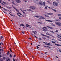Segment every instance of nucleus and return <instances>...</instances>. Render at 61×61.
I'll list each match as a JSON object with an SVG mask.
<instances>
[{
    "label": "nucleus",
    "instance_id": "obj_1",
    "mask_svg": "<svg viewBox=\"0 0 61 61\" xmlns=\"http://www.w3.org/2000/svg\"><path fill=\"white\" fill-rule=\"evenodd\" d=\"M39 4L41 5H44V6H45V5H46V3L45 1L43 2V3H42V2L40 1L39 2Z\"/></svg>",
    "mask_w": 61,
    "mask_h": 61
},
{
    "label": "nucleus",
    "instance_id": "obj_2",
    "mask_svg": "<svg viewBox=\"0 0 61 61\" xmlns=\"http://www.w3.org/2000/svg\"><path fill=\"white\" fill-rule=\"evenodd\" d=\"M53 4L54 6H57L58 5V3H56V2L55 1H54L53 2Z\"/></svg>",
    "mask_w": 61,
    "mask_h": 61
},
{
    "label": "nucleus",
    "instance_id": "obj_3",
    "mask_svg": "<svg viewBox=\"0 0 61 61\" xmlns=\"http://www.w3.org/2000/svg\"><path fill=\"white\" fill-rule=\"evenodd\" d=\"M56 25H57L59 26H61V23L60 22H55Z\"/></svg>",
    "mask_w": 61,
    "mask_h": 61
},
{
    "label": "nucleus",
    "instance_id": "obj_4",
    "mask_svg": "<svg viewBox=\"0 0 61 61\" xmlns=\"http://www.w3.org/2000/svg\"><path fill=\"white\" fill-rule=\"evenodd\" d=\"M29 8H31L32 9H33V10H35V9H36V7L34 6H30Z\"/></svg>",
    "mask_w": 61,
    "mask_h": 61
},
{
    "label": "nucleus",
    "instance_id": "obj_5",
    "mask_svg": "<svg viewBox=\"0 0 61 61\" xmlns=\"http://www.w3.org/2000/svg\"><path fill=\"white\" fill-rule=\"evenodd\" d=\"M41 36H46V37H47V38H49L50 37L49 36H46V35H44L42 34H41Z\"/></svg>",
    "mask_w": 61,
    "mask_h": 61
},
{
    "label": "nucleus",
    "instance_id": "obj_6",
    "mask_svg": "<svg viewBox=\"0 0 61 61\" xmlns=\"http://www.w3.org/2000/svg\"><path fill=\"white\" fill-rule=\"evenodd\" d=\"M39 18L40 19H42L43 20L44 19H46V18H45L41 16H39Z\"/></svg>",
    "mask_w": 61,
    "mask_h": 61
},
{
    "label": "nucleus",
    "instance_id": "obj_7",
    "mask_svg": "<svg viewBox=\"0 0 61 61\" xmlns=\"http://www.w3.org/2000/svg\"><path fill=\"white\" fill-rule=\"evenodd\" d=\"M47 15H54V14L53 13H47Z\"/></svg>",
    "mask_w": 61,
    "mask_h": 61
},
{
    "label": "nucleus",
    "instance_id": "obj_8",
    "mask_svg": "<svg viewBox=\"0 0 61 61\" xmlns=\"http://www.w3.org/2000/svg\"><path fill=\"white\" fill-rule=\"evenodd\" d=\"M44 44H45V45H46V46H52V45L50 44H49L46 43H45Z\"/></svg>",
    "mask_w": 61,
    "mask_h": 61
},
{
    "label": "nucleus",
    "instance_id": "obj_9",
    "mask_svg": "<svg viewBox=\"0 0 61 61\" xmlns=\"http://www.w3.org/2000/svg\"><path fill=\"white\" fill-rule=\"evenodd\" d=\"M16 1L17 2V3H20L21 2V1H20V0H16Z\"/></svg>",
    "mask_w": 61,
    "mask_h": 61
},
{
    "label": "nucleus",
    "instance_id": "obj_10",
    "mask_svg": "<svg viewBox=\"0 0 61 61\" xmlns=\"http://www.w3.org/2000/svg\"><path fill=\"white\" fill-rule=\"evenodd\" d=\"M55 45L57 46H61V45H59L57 44H55Z\"/></svg>",
    "mask_w": 61,
    "mask_h": 61
},
{
    "label": "nucleus",
    "instance_id": "obj_11",
    "mask_svg": "<svg viewBox=\"0 0 61 61\" xmlns=\"http://www.w3.org/2000/svg\"><path fill=\"white\" fill-rule=\"evenodd\" d=\"M47 27H48V28H49L50 29H53V27H50L49 26H47Z\"/></svg>",
    "mask_w": 61,
    "mask_h": 61
},
{
    "label": "nucleus",
    "instance_id": "obj_12",
    "mask_svg": "<svg viewBox=\"0 0 61 61\" xmlns=\"http://www.w3.org/2000/svg\"><path fill=\"white\" fill-rule=\"evenodd\" d=\"M12 4H13V5H16V4L14 2V0L12 1Z\"/></svg>",
    "mask_w": 61,
    "mask_h": 61
},
{
    "label": "nucleus",
    "instance_id": "obj_13",
    "mask_svg": "<svg viewBox=\"0 0 61 61\" xmlns=\"http://www.w3.org/2000/svg\"><path fill=\"white\" fill-rule=\"evenodd\" d=\"M46 21H47L48 22H52V21L51 20H46Z\"/></svg>",
    "mask_w": 61,
    "mask_h": 61
},
{
    "label": "nucleus",
    "instance_id": "obj_14",
    "mask_svg": "<svg viewBox=\"0 0 61 61\" xmlns=\"http://www.w3.org/2000/svg\"><path fill=\"white\" fill-rule=\"evenodd\" d=\"M32 32L34 33V34H36V33L34 31L32 30Z\"/></svg>",
    "mask_w": 61,
    "mask_h": 61
},
{
    "label": "nucleus",
    "instance_id": "obj_15",
    "mask_svg": "<svg viewBox=\"0 0 61 61\" xmlns=\"http://www.w3.org/2000/svg\"><path fill=\"white\" fill-rule=\"evenodd\" d=\"M2 8L3 9H4V10H5V11H7V10L6 9H5V8H3V7H2Z\"/></svg>",
    "mask_w": 61,
    "mask_h": 61
},
{
    "label": "nucleus",
    "instance_id": "obj_16",
    "mask_svg": "<svg viewBox=\"0 0 61 61\" xmlns=\"http://www.w3.org/2000/svg\"><path fill=\"white\" fill-rule=\"evenodd\" d=\"M43 46L44 47H49V48H50V47H49V46H45V45H44Z\"/></svg>",
    "mask_w": 61,
    "mask_h": 61
},
{
    "label": "nucleus",
    "instance_id": "obj_17",
    "mask_svg": "<svg viewBox=\"0 0 61 61\" xmlns=\"http://www.w3.org/2000/svg\"><path fill=\"white\" fill-rule=\"evenodd\" d=\"M43 31H44L45 32H46V31H47V30L46 29L45 30V29H43Z\"/></svg>",
    "mask_w": 61,
    "mask_h": 61
},
{
    "label": "nucleus",
    "instance_id": "obj_18",
    "mask_svg": "<svg viewBox=\"0 0 61 61\" xmlns=\"http://www.w3.org/2000/svg\"><path fill=\"white\" fill-rule=\"evenodd\" d=\"M9 54H10V53H9V51H8L7 53V55H9Z\"/></svg>",
    "mask_w": 61,
    "mask_h": 61
},
{
    "label": "nucleus",
    "instance_id": "obj_19",
    "mask_svg": "<svg viewBox=\"0 0 61 61\" xmlns=\"http://www.w3.org/2000/svg\"><path fill=\"white\" fill-rule=\"evenodd\" d=\"M20 26H25V25H24V24H21L20 25Z\"/></svg>",
    "mask_w": 61,
    "mask_h": 61
},
{
    "label": "nucleus",
    "instance_id": "obj_20",
    "mask_svg": "<svg viewBox=\"0 0 61 61\" xmlns=\"http://www.w3.org/2000/svg\"><path fill=\"white\" fill-rule=\"evenodd\" d=\"M58 15L60 16H61V14H58Z\"/></svg>",
    "mask_w": 61,
    "mask_h": 61
},
{
    "label": "nucleus",
    "instance_id": "obj_21",
    "mask_svg": "<svg viewBox=\"0 0 61 61\" xmlns=\"http://www.w3.org/2000/svg\"><path fill=\"white\" fill-rule=\"evenodd\" d=\"M51 42L53 44H56V43L55 42H54V41H52Z\"/></svg>",
    "mask_w": 61,
    "mask_h": 61
},
{
    "label": "nucleus",
    "instance_id": "obj_22",
    "mask_svg": "<svg viewBox=\"0 0 61 61\" xmlns=\"http://www.w3.org/2000/svg\"><path fill=\"white\" fill-rule=\"evenodd\" d=\"M50 32H52V33H53V34H55V32H53V31L51 30L50 31Z\"/></svg>",
    "mask_w": 61,
    "mask_h": 61
},
{
    "label": "nucleus",
    "instance_id": "obj_23",
    "mask_svg": "<svg viewBox=\"0 0 61 61\" xmlns=\"http://www.w3.org/2000/svg\"><path fill=\"white\" fill-rule=\"evenodd\" d=\"M35 17H37V18L39 17V16H38L37 15L36 16L35 15Z\"/></svg>",
    "mask_w": 61,
    "mask_h": 61
},
{
    "label": "nucleus",
    "instance_id": "obj_24",
    "mask_svg": "<svg viewBox=\"0 0 61 61\" xmlns=\"http://www.w3.org/2000/svg\"><path fill=\"white\" fill-rule=\"evenodd\" d=\"M44 15L46 16V17H49V16L46 15Z\"/></svg>",
    "mask_w": 61,
    "mask_h": 61
},
{
    "label": "nucleus",
    "instance_id": "obj_25",
    "mask_svg": "<svg viewBox=\"0 0 61 61\" xmlns=\"http://www.w3.org/2000/svg\"><path fill=\"white\" fill-rule=\"evenodd\" d=\"M3 3H4V4H5V5H6V3L4 1H3Z\"/></svg>",
    "mask_w": 61,
    "mask_h": 61
},
{
    "label": "nucleus",
    "instance_id": "obj_26",
    "mask_svg": "<svg viewBox=\"0 0 61 61\" xmlns=\"http://www.w3.org/2000/svg\"><path fill=\"white\" fill-rule=\"evenodd\" d=\"M15 10H16V11H17V12H19V11L17 9H15Z\"/></svg>",
    "mask_w": 61,
    "mask_h": 61
},
{
    "label": "nucleus",
    "instance_id": "obj_27",
    "mask_svg": "<svg viewBox=\"0 0 61 61\" xmlns=\"http://www.w3.org/2000/svg\"><path fill=\"white\" fill-rule=\"evenodd\" d=\"M44 28H45V29H47V28L46 27H44L42 28V29H44Z\"/></svg>",
    "mask_w": 61,
    "mask_h": 61
},
{
    "label": "nucleus",
    "instance_id": "obj_28",
    "mask_svg": "<svg viewBox=\"0 0 61 61\" xmlns=\"http://www.w3.org/2000/svg\"><path fill=\"white\" fill-rule=\"evenodd\" d=\"M51 25H52L53 26H56V25H55L54 24H52Z\"/></svg>",
    "mask_w": 61,
    "mask_h": 61
},
{
    "label": "nucleus",
    "instance_id": "obj_29",
    "mask_svg": "<svg viewBox=\"0 0 61 61\" xmlns=\"http://www.w3.org/2000/svg\"><path fill=\"white\" fill-rule=\"evenodd\" d=\"M10 57H12V55H11V54H10Z\"/></svg>",
    "mask_w": 61,
    "mask_h": 61
},
{
    "label": "nucleus",
    "instance_id": "obj_30",
    "mask_svg": "<svg viewBox=\"0 0 61 61\" xmlns=\"http://www.w3.org/2000/svg\"><path fill=\"white\" fill-rule=\"evenodd\" d=\"M47 2L49 3V4H50V2L49 1V0L47 1Z\"/></svg>",
    "mask_w": 61,
    "mask_h": 61
},
{
    "label": "nucleus",
    "instance_id": "obj_31",
    "mask_svg": "<svg viewBox=\"0 0 61 61\" xmlns=\"http://www.w3.org/2000/svg\"><path fill=\"white\" fill-rule=\"evenodd\" d=\"M9 14H10V15H11V16H14V15H13L10 14V13H9Z\"/></svg>",
    "mask_w": 61,
    "mask_h": 61
},
{
    "label": "nucleus",
    "instance_id": "obj_32",
    "mask_svg": "<svg viewBox=\"0 0 61 61\" xmlns=\"http://www.w3.org/2000/svg\"><path fill=\"white\" fill-rule=\"evenodd\" d=\"M53 10V11H54V12H56V10H54V9H52Z\"/></svg>",
    "mask_w": 61,
    "mask_h": 61
},
{
    "label": "nucleus",
    "instance_id": "obj_33",
    "mask_svg": "<svg viewBox=\"0 0 61 61\" xmlns=\"http://www.w3.org/2000/svg\"><path fill=\"white\" fill-rule=\"evenodd\" d=\"M39 40H41V41L42 40V39L41 38H39Z\"/></svg>",
    "mask_w": 61,
    "mask_h": 61
},
{
    "label": "nucleus",
    "instance_id": "obj_34",
    "mask_svg": "<svg viewBox=\"0 0 61 61\" xmlns=\"http://www.w3.org/2000/svg\"><path fill=\"white\" fill-rule=\"evenodd\" d=\"M8 60H9V61H10L11 60H10V58H8Z\"/></svg>",
    "mask_w": 61,
    "mask_h": 61
},
{
    "label": "nucleus",
    "instance_id": "obj_35",
    "mask_svg": "<svg viewBox=\"0 0 61 61\" xmlns=\"http://www.w3.org/2000/svg\"><path fill=\"white\" fill-rule=\"evenodd\" d=\"M20 10H21V11H22V12L23 11V10H22V9L21 8L20 9Z\"/></svg>",
    "mask_w": 61,
    "mask_h": 61
},
{
    "label": "nucleus",
    "instance_id": "obj_36",
    "mask_svg": "<svg viewBox=\"0 0 61 61\" xmlns=\"http://www.w3.org/2000/svg\"><path fill=\"white\" fill-rule=\"evenodd\" d=\"M31 35H32V36H34V34H33L32 33H31Z\"/></svg>",
    "mask_w": 61,
    "mask_h": 61
},
{
    "label": "nucleus",
    "instance_id": "obj_37",
    "mask_svg": "<svg viewBox=\"0 0 61 61\" xmlns=\"http://www.w3.org/2000/svg\"><path fill=\"white\" fill-rule=\"evenodd\" d=\"M59 19H60L61 20V17H59Z\"/></svg>",
    "mask_w": 61,
    "mask_h": 61
},
{
    "label": "nucleus",
    "instance_id": "obj_38",
    "mask_svg": "<svg viewBox=\"0 0 61 61\" xmlns=\"http://www.w3.org/2000/svg\"><path fill=\"white\" fill-rule=\"evenodd\" d=\"M29 11H31V12H33V11L32 10H31L30 9L29 10Z\"/></svg>",
    "mask_w": 61,
    "mask_h": 61
},
{
    "label": "nucleus",
    "instance_id": "obj_39",
    "mask_svg": "<svg viewBox=\"0 0 61 61\" xmlns=\"http://www.w3.org/2000/svg\"><path fill=\"white\" fill-rule=\"evenodd\" d=\"M22 12L23 13H24V14H25V12H24V11H22Z\"/></svg>",
    "mask_w": 61,
    "mask_h": 61
},
{
    "label": "nucleus",
    "instance_id": "obj_40",
    "mask_svg": "<svg viewBox=\"0 0 61 61\" xmlns=\"http://www.w3.org/2000/svg\"><path fill=\"white\" fill-rule=\"evenodd\" d=\"M26 25H27V26H30V25H29L27 24H26Z\"/></svg>",
    "mask_w": 61,
    "mask_h": 61
},
{
    "label": "nucleus",
    "instance_id": "obj_41",
    "mask_svg": "<svg viewBox=\"0 0 61 61\" xmlns=\"http://www.w3.org/2000/svg\"><path fill=\"white\" fill-rule=\"evenodd\" d=\"M58 32V30H56V31H55V32L57 33Z\"/></svg>",
    "mask_w": 61,
    "mask_h": 61
},
{
    "label": "nucleus",
    "instance_id": "obj_42",
    "mask_svg": "<svg viewBox=\"0 0 61 61\" xmlns=\"http://www.w3.org/2000/svg\"><path fill=\"white\" fill-rule=\"evenodd\" d=\"M27 11H29V10H30V9H27Z\"/></svg>",
    "mask_w": 61,
    "mask_h": 61
},
{
    "label": "nucleus",
    "instance_id": "obj_43",
    "mask_svg": "<svg viewBox=\"0 0 61 61\" xmlns=\"http://www.w3.org/2000/svg\"><path fill=\"white\" fill-rule=\"evenodd\" d=\"M36 47H37V49H38V48H39V46H36Z\"/></svg>",
    "mask_w": 61,
    "mask_h": 61
},
{
    "label": "nucleus",
    "instance_id": "obj_44",
    "mask_svg": "<svg viewBox=\"0 0 61 61\" xmlns=\"http://www.w3.org/2000/svg\"><path fill=\"white\" fill-rule=\"evenodd\" d=\"M46 35H48V36H50V35L49 34L46 33Z\"/></svg>",
    "mask_w": 61,
    "mask_h": 61
},
{
    "label": "nucleus",
    "instance_id": "obj_45",
    "mask_svg": "<svg viewBox=\"0 0 61 61\" xmlns=\"http://www.w3.org/2000/svg\"><path fill=\"white\" fill-rule=\"evenodd\" d=\"M3 59H5V57H3Z\"/></svg>",
    "mask_w": 61,
    "mask_h": 61
},
{
    "label": "nucleus",
    "instance_id": "obj_46",
    "mask_svg": "<svg viewBox=\"0 0 61 61\" xmlns=\"http://www.w3.org/2000/svg\"><path fill=\"white\" fill-rule=\"evenodd\" d=\"M22 33L23 34H25V33H24V32L22 31Z\"/></svg>",
    "mask_w": 61,
    "mask_h": 61
},
{
    "label": "nucleus",
    "instance_id": "obj_47",
    "mask_svg": "<svg viewBox=\"0 0 61 61\" xmlns=\"http://www.w3.org/2000/svg\"><path fill=\"white\" fill-rule=\"evenodd\" d=\"M1 39H2V38H3V37L2 36H1Z\"/></svg>",
    "mask_w": 61,
    "mask_h": 61
},
{
    "label": "nucleus",
    "instance_id": "obj_48",
    "mask_svg": "<svg viewBox=\"0 0 61 61\" xmlns=\"http://www.w3.org/2000/svg\"><path fill=\"white\" fill-rule=\"evenodd\" d=\"M8 9H10L11 8V7H8Z\"/></svg>",
    "mask_w": 61,
    "mask_h": 61
},
{
    "label": "nucleus",
    "instance_id": "obj_49",
    "mask_svg": "<svg viewBox=\"0 0 61 61\" xmlns=\"http://www.w3.org/2000/svg\"><path fill=\"white\" fill-rule=\"evenodd\" d=\"M57 37L58 38H59L61 39V38L58 36H57Z\"/></svg>",
    "mask_w": 61,
    "mask_h": 61
},
{
    "label": "nucleus",
    "instance_id": "obj_50",
    "mask_svg": "<svg viewBox=\"0 0 61 61\" xmlns=\"http://www.w3.org/2000/svg\"><path fill=\"white\" fill-rule=\"evenodd\" d=\"M1 45H3V43L2 42H1Z\"/></svg>",
    "mask_w": 61,
    "mask_h": 61
},
{
    "label": "nucleus",
    "instance_id": "obj_51",
    "mask_svg": "<svg viewBox=\"0 0 61 61\" xmlns=\"http://www.w3.org/2000/svg\"><path fill=\"white\" fill-rule=\"evenodd\" d=\"M59 20H56V21H59Z\"/></svg>",
    "mask_w": 61,
    "mask_h": 61
},
{
    "label": "nucleus",
    "instance_id": "obj_52",
    "mask_svg": "<svg viewBox=\"0 0 61 61\" xmlns=\"http://www.w3.org/2000/svg\"><path fill=\"white\" fill-rule=\"evenodd\" d=\"M19 14H20V15H22V14L20 13H18Z\"/></svg>",
    "mask_w": 61,
    "mask_h": 61
},
{
    "label": "nucleus",
    "instance_id": "obj_53",
    "mask_svg": "<svg viewBox=\"0 0 61 61\" xmlns=\"http://www.w3.org/2000/svg\"><path fill=\"white\" fill-rule=\"evenodd\" d=\"M2 51H3V50L2 49H0V51H2Z\"/></svg>",
    "mask_w": 61,
    "mask_h": 61
},
{
    "label": "nucleus",
    "instance_id": "obj_54",
    "mask_svg": "<svg viewBox=\"0 0 61 61\" xmlns=\"http://www.w3.org/2000/svg\"><path fill=\"white\" fill-rule=\"evenodd\" d=\"M38 23H39V24H41V23L40 22H38Z\"/></svg>",
    "mask_w": 61,
    "mask_h": 61
},
{
    "label": "nucleus",
    "instance_id": "obj_55",
    "mask_svg": "<svg viewBox=\"0 0 61 61\" xmlns=\"http://www.w3.org/2000/svg\"><path fill=\"white\" fill-rule=\"evenodd\" d=\"M1 4H2V5H5V4H3L2 3H1Z\"/></svg>",
    "mask_w": 61,
    "mask_h": 61
},
{
    "label": "nucleus",
    "instance_id": "obj_56",
    "mask_svg": "<svg viewBox=\"0 0 61 61\" xmlns=\"http://www.w3.org/2000/svg\"><path fill=\"white\" fill-rule=\"evenodd\" d=\"M2 3V0H0V3Z\"/></svg>",
    "mask_w": 61,
    "mask_h": 61
},
{
    "label": "nucleus",
    "instance_id": "obj_57",
    "mask_svg": "<svg viewBox=\"0 0 61 61\" xmlns=\"http://www.w3.org/2000/svg\"><path fill=\"white\" fill-rule=\"evenodd\" d=\"M34 37H36V38H38L36 36H34Z\"/></svg>",
    "mask_w": 61,
    "mask_h": 61
},
{
    "label": "nucleus",
    "instance_id": "obj_58",
    "mask_svg": "<svg viewBox=\"0 0 61 61\" xmlns=\"http://www.w3.org/2000/svg\"><path fill=\"white\" fill-rule=\"evenodd\" d=\"M13 61H15V59H14V58H13Z\"/></svg>",
    "mask_w": 61,
    "mask_h": 61
},
{
    "label": "nucleus",
    "instance_id": "obj_59",
    "mask_svg": "<svg viewBox=\"0 0 61 61\" xmlns=\"http://www.w3.org/2000/svg\"><path fill=\"white\" fill-rule=\"evenodd\" d=\"M15 55L14 56V57H15Z\"/></svg>",
    "mask_w": 61,
    "mask_h": 61
},
{
    "label": "nucleus",
    "instance_id": "obj_60",
    "mask_svg": "<svg viewBox=\"0 0 61 61\" xmlns=\"http://www.w3.org/2000/svg\"><path fill=\"white\" fill-rule=\"evenodd\" d=\"M59 52H61V50H59Z\"/></svg>",
    "mask_w": 61,
    "mask_h": 61
},
{
    "label": "nucleus",
    "instance_id": "obj_61",
    "mask_svg": "<svg viewBox=\"0 0 61 61\" xmlns=\"http://www.w3.org/2000/svg\"><path fill=\"white\" fill-rule=\"evenodd\" d=\"M18 16H19L20 17H21V16H20V15H18Z\"/></svg>",
    "mask_w": 61,
    "mask_h": 61
},
{
    "label": "nucleus",
    "instance_id": "obj_62",
    "mask_svg": "<svg viewBox=\"0 0 61 61\" xmlns=\"http://www.w3.org/2000/svg\"><path fill=\"white\" fill-rule=\"evenodd\" d=\"M3 12H4V13H5V14H6V13L4 11H3Z\"/></svg>",
    "mask_w": 61,
    "mask_h": 61
},
{
    "label": "nucleus",
    "instance_id": "obj_63",
    "mask_svg": "<svg viewBox=\"0 0 61 61\" xmlns=\"http://www.w3.org/2000/svg\"><path fill=\"white\" fill-rule=\"evenodd\" d=\"M23 11H26V10H23Z\"/></svg>",
    "mask_w": 61,
    "mask_h": 61
},
{
    "label": "nucleus",
    "instance_id": "obj_64",
    "mask_svg": "<svg viewBox=\"0 0 61 61\" xmlns=\"http://www.w3.org/2000/svg\"><path fill=\"white\" fill-rule=\"evenodd\" d=\"M58 40H59V41H61V40H59V39H58Z\"/></svg>",
    "mask_w": 61,
    "mask_h": 61
}]
</instances>
